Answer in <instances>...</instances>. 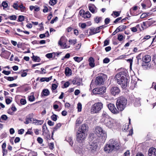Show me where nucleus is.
<instances>
[{
  "label": "nucleus",
  "mask_w": 156,
  "mask_h": 156,
  "mask_svg": "<svg viewBox=\"0 0 156 156\" xmlns=\"http://www.w3.org/2000/svg\"><path fill=\"white\" fill-rule=\"evenodd\" d=\"M120 71L115 76V79L118 84L121 85L123 88H125L127 85L128 75L127 70L124 68H121Z\"/></svg>",
  "instance_id": "f257e3e1"
},
{
  "label": "nucleus",
  "mask_w": 156,
  "mask_h": 156,
  "mask_svg": "<svg viewBox=\"0 0 156 156\" xmlns=\"http://www.w3.org/2000/svg\"><path fill=\"white\" fill-rule=\"evenodd\" d=\"M127 101L125 98L123 96L118 99L116 101V105L119 111H122L124 109L126 105Z\"/></svg>",
  "instance_id": "f03ea898"
},
{
  "label": "nucleus",
  "mask_w": 156,
  "mask_h": 156,
  "mask_svg": "<svg viewBox=\"0 0 156 156\" xmlns=\"http://www.w3.org/2000/svg\"><path fill=\"white\" fill-rule=\"evenodd\" d=\"M103 107V104L101 102L95 103L91 106V112L92 114L98 113Z\"/></svg>",
  "instance_id": "7ed1b4c3"
},
{
  "label": "nucleus",
  "mask_w": 156,
  "mask_h": 156,
  "mask_svg": "<svg viewBox=\"0 0 156 156\" xmlns=\"http://www.w3.org/2000/svg\"><path fill=\"white\" fill-rule=\"evenodd\" d=\"M151 64L152 65H156V59H142V66L144 69H147L151 66Z\"/></svg>",
  "instance_id": "20e7f679"
},
{
  "label": "nucleus",
  "mask_w": 156,
  "mask_h": 156,
  "mask_svg": "<svg viewBox=\"0 0 156 156\" xmlns=\"http://www.w3.org/2000/svg\"><path fill=\"white\" fill-rule=\"evenodd\" d=\"M94 133L98 137L103 139H105L107 137V133L105 131L99 126H97L96 127Z\"/></svg>",
  "instance_id": "39448f33"
},
{
  "label": "nucleus",
  "mask_w": 156,
  "mask_h": 156,
  "mask_svg": "<svg viewBox=\"0 0 156 156\" xmlns=\"http://www.w3.org/2000/svg\"><path fill=\"white\" fill-rule=\"evenodd\" d=\"M102 123H104L106 127L111 129L113 128L116 125L115 121L111 118L107 119V120Z\"/></svg>",
  "instance_id": "423d86ee"
},
{
  "label": "nucleus",
  "mask_w": 156,
  "mask_h": 156,
  "mask_svg": "<svg viewBox=\"0 0 156 156\" xmlns=\"http://www.w3.org/2000/svg\"><path fill=\"white\" fill-rule=\"evenodd\" d=\"M105 77L106 76L104 74L97 76L95 81L96 84L98 85L103 84L105 80Z\"/></svg>",
  "instance_id": "0eeeda50"
},
{
  "label": "nucleus",
  "mask_w": 156,
  "mask_h": 156,
  "mask_svg": "<svg viewBox=\"0 0 156 156\" xmlns=\"http://www.w3.org/2000/svg\"><path fill=\"white\" fill-rule=\"evenodd\" d=\"M108 142L114 151L118 150L119 149L120 144L116 140L111 139Z\"/></svg>",
  "instance_id": "6e6552de"
},
{
  "label": "nucleus",
  "mask_w": 156,
  "mask_h": 156,
  "mask_svg": "<svg viewBox=\"0 0 156 156\" xmlns=\"http://www.w3.org/2000/svg\"><path fill=\"white\" fill-rule=\"evenodd\" d=\"M98 147V144L95 142H90L87 145V148L89 151L92 153H94L96 151Z\"/></svg>",
  "instance_id": "1a4fd4ad"
},
{
  "label": "nucleus",
  "mask_w": 156,
  "mask_h": 156,
  "mask_svg": "<svg viewBox=\"0 0 156 156\" xmlns=\"http://www.w3.org/2000/svg\"><path fill=\"white\" fill-rule=\"evenodd\" d=\"M67 40L65 37L62 36L61 37L60 40L58 41V44L63 48H67L69 47V46H67L66 44V42Z\"/></svg>",
  "instance_id": "9d476101"
},
{
  "label": "nucleus",
  "mask_w": 156,
  "mask_h": 156,
  "mask_svg": "<svg viewBox=\"0 0 156 156\" xmlns=\"http://www.w3.org/2000/svg\"><path fill=\"white\" fill-rule=\"evenodd\" d=\"M105 87H102L100 88H96L93 90V92L94 94H102L106 91Z\"/></svg>",
  "instance_id": "9b49d317"
},
{
  "label": "nucleus",
  "mask_w": 156,
  "mask_h": 156,
  "mask_svg": "<svg viewBox=\"0 0 156 156\" xmlns=\"http://www.w3.org/2000/svg\"><path fill=\"white\" fill-rule=\"evenodd\" d=\"M86 137V134L78 132L76 135L77 140L79 143H81Z\"/></svg>",
  "instance_id": "f8f14e48"
},
{
  "label": "nucleus",
  "mask_w": 156,
  "mask_h": 156,
  "mask_svg": "<svg viewBox=\"0 0 156 156\" xmlns=\"http://www.w3.org/2000/svg\"><path fill=\"white\" fill-rule=\"evenodd\" d=\"M108 108L112 113L114 114H117L119 112V111L115 107L113 104L110 103L108 105Z\"/></svg>",
  "instance_id": "ddd939ff"
},
{
  "label": "nucleus",
  "mask_w": 156,
  "mask_h": 156,
  "mask_svg": "<svg viewBox=\"0 0 156 156\" xmlns=\"http://www.w3.org/2000/svg\"><path fill=\"white\" fill-rule=\"evenodd\" d=\"M111 117L108 115L107 113L105 111H103L102 115L101 116V119H100V122L101 123L104 122L105 121L107 120L109 118Z\"/></svg>",
  "instance_id": "4468645a"
},
{
  "label": "nucleus",
  "mask_w": 156,
  "mask_h": 156,
  "mask_svg": "<svg viewBox=\"0 0 156 156\" xmlns=\"http://www.w3.org/2000/svg\"><path fill=\"white\" fill-rule=\"evenodd\" d=\"M104 151L106 153H109L114 150L108 142L105 145L104 147Z\"/></svg>",
  "instance_id": "2eb2a0df"
},
{
  "label": "nucleus",
  "mask_w": 156,
  "mask_h": 156,
  "mask_svg": "<svg viewBox=\"0 0 156 156\" xmlns=\"http://www.w3.org/2000/svg\"><path fill=\"white\" fill-rule=\"evenodd\" d=\"M119 88L117 87H112L110 90V92L114 96L118 95L120 92Z\"/></svg>",
  "instance_id": "dca6fc26"
},
{
  "label": "nucleus",
  "mask_w": 156,
  "mask_h": 156,
  "mask_svg": "<svg viewBox=\"0 0 156 156\" xmlns=\"http://www.w3.org/2000/svg\"><path fill=\"white\" fill-rule=\"evenodd\" d=\"M34 116V114L31 113L28 115L26 119V121L24 122L26 124H28L31 122H33V118Z\"/></svg>",
  "instance_id": "f3484780"
},
{
  "label": "nucleus",
  "mask_w": 156,
  "mask_h": 156,
  "mask_svg": "<svg viewBox=\"0 0 156 156\" xmlns=\"http://www.w3.org/2000/svg\"><path fill=\"white\" fill-rule=\"evenodd\" d=\"M88 126L87 124H84L82 125L79 128L78 132H81L86 134L87 129Z\"/></svg>",
  "instance_id": "a211bd4d"
},
{
  "label": "nucleus",
  "mask_w": 156,
  "mask_h": 156,
  "mask_svg": "<svg viewBox=\"0 0 156 156\" xmlns=\"http://www.w3.org/2000/svg\"><path fill=\"white\" fill-rule=\"evenodd\" d=\"M61 53V52H60L59 53L53 52L52 53H48L46 55V56L48 58H54L56 56L58 57V56Z\"/></svg>",
  "instance_id": "6ab92c4d"
},
{
  "label": "nucleus",
  "mask_w": 156,
  "mask_h": 156,
  "mask_svg": "<svg viewBox=\"0 0 156 156\" xmlns=\"http://www.w3.org/2000/svg\"><path fill=\"white\" fill-rule=\"evenodd\" d=\"M149 156H156V149L154 147L150 148L148 151Z\"/></svg>",
  "instance_id": "aec40b11"
},
{
  "label": "nucleus",
  "mask_w": 156,
  "mask_h": 156,
  "mask_svg": "<svg viewBox=\"0 0 156 156\" xmlns=\"http://www.w3.org/2000/svg\"><path fill=\"white\" fill-rule=\"evenodd\" d=\"M33 122L32 123L35 124L36 125H41L43 124L44 121L42 120H38L36 119H33Z\"/></svg>",
  "instance_id": "412c9836"
},
{
  "label": "nucleus",
  "mask_w": 156,
  "mask_h": 156,
  "mask_svg": "<svg viewBox=\"0 0 156 156\" xmlns=\"http://www.w3.org/2000/svg\"><path fill=\"white\" fill-rule=\"evenodd\" d=\"M81 80L79 78H75L72 81V83L74 85H80Z\"/></svg>",
  "instance_id": "4be33fe9"
},
{
  "label": "nucleus",
  "mask_w": 156,
  "mask_h": 156,
  "mask_svg": "<svg viewBox=\"0 0 156 156\" xmlns=\"http://www.w3.org/2000/svg\"><path fill=\"white\" fill-rule=\"evenodd\" d=\"M50 94V92L48 89H44L43 90L41 94L42 96H48Z\"/></svg>",
  "instance_id": "5701e85b"
},
{
  "label": "nucleus",
  "mask_w": 156,
  "mask_h": 156,
  "mask_svg": "<svg viewBox=\"0 0 156 156\" xmlns=\"http://www.w3.org/2000/svg\"><path fill=\"white\" fill-rule=\"evenodd\" d=\"M65 74L67 76H69L71 75V70L68 67H66L65 70Z\"/></svg>",
  "instance_id": "b1692460"
},
{
  "label": "nucleus",
  "mask_w": 156,
  "mask_h": 156,
  "mask_svg": "<svg viewBox=\"0 0 156 156\" xmlns=\"http://www.w3.org/2000/svg\"><path fill=\"white\" fill-rule=\"evenodd\" d=\"M126 26L124 25H121L117 28L119 32L122 31L126 29Z\"/></svg>",
  "instance_id": "393cba45"
},
{
  "label": "nucleus",
  "mask_w": 156,
  "mask_h": 156,
  "mask_svg": "<svg viewBox=\"0 0 156 156\" xmlns=\"http://www.w3.org/2000/svg\"><path fill=\"white\" fill-rule=\"evenodd\" d=\"M82 16L84 18H89L91 16V15L90 12L87 11L86 13L83 14Z\"/></svg>",
  "instance_id": "a878e982"
},
{
  "label": "nucleus",
  "mask_w": 156,
  "mask_h": 156,
  "mask_svg": "<svg viewBox=\"0 0 156 156\" xmlns=\"http://www.w3.org/2000/svg\"><path fill=\"white\" fill-rule=\"evenodd\" d=\"M89 65L92 67H94L95 66L94 59H89Z\"/></svg>",
  "instance_id": "bb28decb"
},
{
  "label": "nucleus",
  "mask_w": 156,
  "mask_h": 156,
  "mask_svg": "<svg viewBox=\"0 0 156 156\" xmlns=\"http://www.w3.org/2000/svg\"><path fill=\"white\" fill-rule=\"evenodd\" d=\"M61 124L60 123H58L57 124L54 128L53 131L52 133V134H53L54 132L56 131L61 126Z\"/></svg>",
  "instance_id": "cd10ccee"
},
{
  "label": "nucleus",
  "mask_w": 156,
  "mask_h": 156,
  "mask_svg": "<svg viewBox=\"0 0 156 156\" xmlns=\"http://www.w3.org/2000/svg\"><path fill=\"white\" fill-rule=\"evenodd\" d=\"M66 139L69 143V144L71 146H72L73 144V141L72 138L70 137H68L66 138Z\"/></svg>",
  "instance_id": "c85d7f7f"
},
{
  "label": "nucleus",
  "mask_w": 156,
  "mask_h": 156,
  "mask_svg": "<svg viewBox=\"0 0 156 156\" xmlns=\"http://www.w3.org/2000/svg\"><path fill=\"white\" fill-rule=\"evenodd\" d=\"M17 17L15 15H12V16H8L7 18H6L5 19H9L10 20H16V19Z\"/></svg>",
  "instance_id": "c756f323"
},
{
  "label": "nucleus",
  "mask_w": 156,
  "mask_h": 156,
  "mask_svg": "<svg viewBox=\"0 0 156 156\" xmlns=\"http://www.w3.org/2000/svg\"><path fill=\"white\" fill-rule=\"evenodd\" d=\"M8 119V117L6 115H3L1 117L0 119V122H2V121H1V120L2 119L3 121H6Z\"/></svg>",
  "instance_id": "7c9ffc66"
},
{
  "label": "nucleus",
  "mask_w": 156,
  "mask_h": 156,
  "mask_svg": "<svg viewBox=\"0 0 156 156\" xmlns=\"http://www.w3.org/2000/svg\"><path fill=\"white\" fill-rule=\"evenodd\" d=\"M83 121V118L81 117H80L78 118L76 121V125L77 124L79 125L81 124Z\"/></svg>",
  "instance_id": "2f4dec72"
},
{
  "label": "nucleus",
  "mask_w": 156,
  "mask_h": 156,
  "mask_svg": "<svg viewBox=\"0 0 156 156\" xmlns=\"http://www.w3.org/2000/svg\"><path fill=\"white\" fill-rule=\"evenodd\" d=\"M97 30L95 29H91L89 32L90 35H93L98 33V32L97 31Z\"/></svg>",
  "instance_id": "473e14b6"
},
{
  "label": "nucleus",
  "mask_w": 156,
  "mask_h": 156,
  "mask_svg": "<svg viewBox=\"0 0 156 156\" xmlns=\"http://www.w3.org/2000/svg\"><path fill=\"white\" fill-rule=\"evenodd\" d=\"M43 134L45 138H46L47 140L50 139V135L49 133H47L46 132H45L43 133Z\"/></svg>",
  "instance_id": "72a5a7b5"
},
{
  "label": "nucleus",
  "mask_w": 156,
  "mask_h": 156,
  "mask_svg": "<svg viewBox=\"0 0 156 156\" xmlns=\"http://www.w3.org/2000/svg\"><path fill=\"white\" fill-rule=\"evenodd\" d=\"M89 9L92 13H94L97 12V11L95 10L94 7L92 6H89Z\"/></svg>",
  "instance_id": "f704fd0d"
},
{
  "label": "nucleus",
  "mask_w": 156,
  "mask_h": 156,
  "mask_svg": "<svg viewBox=\"0 0 156 156\" xmlns=\"http://www.w3.org/2000/svg\"><path fill=\"white\" fill-rule=\"evenodd\" d=\"M57 2V0H50L49 4L51 5H55Z\"/></svg>",
  "instance_id": "c9c22d12"
},
{
  "label": "nucleus",
  "mask_w": 156,
  "mask_h": 156,
  "mask_svg": "<svg viewBox=\"0 0 156 156\" xmlns=\"http://www.w3.org/2000/svg\"><path fill=\"white\" fill-rule=\"evenodd\" d=\"M4 78L10 81H12L15 80L14 78L13 77H7L5 76L4 77Z\"/></svg>",
  "instance_id": "e433bc0d"
},
{
  "label": "nucleus",
  "mask_w": 156,
  "mask_h": 156,
  "mask_svg": "<svg viewBox=\"0 0 156 156\" xmlns=\"http://www.w3.org/2000/svg\"><path fill=\"white\" fill-rule=\"evenodd\" d=\"M102 20L101 17H97L94 19L95 22L97 23H99Z\"/></svg>",
  "instance_id": "4c0bfd02"
},
{
  "label": "nucleus",
  "mask_w": 156,
  "mask_h": 156,
  "mask_svg": "<svg viewBox=\"0 0 156 156\" xmlns=\"http://www.w3.org/2000/svg\"><path fill=\"white\" fill-rule=\"evenodd\" d=\"M24 16L22 15L19 16L17 21L18 22H22L24 20Z\"/></svg>",
  "instance_id": "58836bf2"
},
{
  "label": "nucleus",
  "mask_w": 156,
  "mask_h": 156,
  "mask_svg": "<svg viewBox=\"0 0 156 156\" xmlns=\"http://www.w3.org/2000/svg\"><path fill=\"white\" fill-rule=\"evenodd\" d=\"M79 25L82 28H85L87 26V25L85 23H80Z\"/></svg>",
  "instance_id": "ea45409f"
},
{
  "label": "nucleus",
  "mask_w": 156,
  "mask_h": 156,
  "mask_svg": "<svg viewBox=\"0 0 156 156\" xmlns=\"http://www.w3.org/2000/svg\"><path fill=\"white\" fill-rule=\"evenodd\" d=\"M28 99L30 101H33L35 100V97L34 95H30L29 96Z\"/></svg>",
  "instance_id": "a19ab883"
},
{
  "label": "nucleus",
  "mask_w": 156,
  "mask_h": 156,
  "mask_svg": "<svg viewBox=\"0 0 156 156\" xmlns=\"http://www.w3.org/2000/svg\"><path fill=\"white\" fill-rule=\"evenodd\" d=\"M51 118L53 121H55L57 120V115L55 114H53V115L51 116Z\"/></svg>",
  "instance_id": "79ce46f5"
},
{
  "label": "nucleus",
  "mask_w": 156,
  "mask_h": 156,
  "mask_svg": "<svg viewBox=\"0 0 156 156\" xmlns=\"http://www.w3.org/2000/svg\"><path fill=\"white\" fill-rule=\"evenodd\" d=\"M77 108L78 112H81L82 109V105L80 103H79L77 104Z\"/></svg>",
  "instance_id": "37998d69"
},
{
  "label": "nucleus",
  "mask_w": 156,
  "mask_h": 156,
  "mask_svg": "<svg viewBox=\"0 0 156 156\" xmlns=\"http://www.w3.org/2000/svg\"><path fill=\"white\" fill-rule=\"evenodd\" d=\"M13 7L16 10H18L19 6L17 2L14 3L12 5Z\"/></svg>",
  "instance_id": "c03bdc74"
},
{
  "label": "nucleus",
  "mask_w": 156,
  "mask_h": 156,
  "mask_svg": "<svg viewBox=\"0 0 156 156\" xmlns=\"http://www.w3.org/2000/svg\"><path fill=\"white\" fill-rule=\"evenodd\" d=\"M48 146L49 147V148L51 150H52L54 148V144L53 143H50L49 144Z\"/></svg>",
  "instance_id": "a18cd8bd"
},
{
  "label": "nucleus",
  "mask_w": 156,
  "mask_h": 156,
  "mask_svg": "<svg viewBox=\"0 0 156 156\" xmlns=\"http://www.w3.org/2000/svg\"><path fill=\"white\" fill-rule=\"evenodd\" d=\"M123 36L121 34H119L117 39L120 41H122L123 39Z\"/></svg>",
  "instance_id": "49530a36"
},
{
  "label": "nucleus",
  "mask_w": 156,
  "mask_h": 156,
  "mask_svg": "<svg viewBox=\"0 0 156 156\" xmlns=\"http://www.w3.org/2000/svg\"><path fill=\"white\" fill-rule=\"evenodd\" d=\"M28 71V70H24L23 71V72L22 73H21V76L22 77H25L27 75V73L26 72H25V71Z\"/></svg>",
  "instance_id": "de8ad7c7"
},
{
  "label": "nucleus",
  "mask_w": 156,
  "mask_h": 156,
  "mask_svg": "<svg viewBox=\"0 0 156 156\" xmlns=\"http://www.w3.org/2000/svg\"><path fill=\"white\" fill-rule=\"evenodd\" d=\"M133 59H127V62L129 63L130 64V67L131 69L132 67V62H133Z\"/></svg>",
  "instance_id": "09e8293b"
},
{
  "label": "nucleus",
  "mask_w": 156,
  "mask_h": 156,
  "mask_svg": "<svg viewBox=\"0 0 156 156\" xmlns=\"http://www.w3.org/2000/svg\"><path fill=\"white\" fill-rule=\"evenodd\" d=\"M57 87H58V86L56 84H52V86H51L52 90H55L57 88Z\"/></svg>",
  "instance_id": "8fccbe9b"
},
{
  "label": "nucleus",
  "mask_w": 156,
  "mask_h": 156,
  "mask_svg": "<svg viewBox=\"0 0 156 156\" xmlns=\"http://www.w3.org/2000/svg\"><path fill=\"white\" fill-rule=\"evenodd\" d=\"M2 5L4 8H6L8 6V3L5 2H3L2 3Z\"/></svg>",
  "instance_id": "3c124183"
},
{
  "label": "nucleus",
  "mask_w": 156,
  "mask_h": 156,
  "mask_svg": "<svg viewBox=\"0 0 156 156\" xmlns=\"http://www.w3.org/2000/svg\"><path fill=\"white\" fill-rule=\"evenodd\" d=\"M21 104L24 105L26 103V101L25 99H21L20 101Z\"/></svg>",
  "instance_id": "603ef678"
},
{
  "label": "nucleus",
  "mask_w": 156,
  "mask_h": 156,
  "mask_svg": "<svg viewBox=\"0 0 156 156\" xmlns=\"http://www.w3.org/2000/svg\"><path fill=\"white\" fill-rule=\"evenodd\" d=\"M2 73L6 75H8L11 73V72L10 71H6L4 70L2 71Z\"/></svg>",
  "instance_id": "864d4df0"
},
{
  "label": "nucleus",
  "mask_w": 156,
  "mask_h": 156,
  "mask_svg": "<svg viewBox=\"0 0 156 156\" xmlns=\"http://www.w3.org/2000/svg\"><path fill=\"white\" fill-rule=\"evenodd\" d=\"M37 140L38 142L40 144H42L43 141V139L40 137H38Z\"/></svg>",
  "instance_id": "5fc2aeb1"
},
{
  "label": "nucleus",
  "mask_w": 156,
  "mask_h": 156,
  "mask_svg": "<svg viewBox=\"0 0 156 156\" xmlns=\"http://www.w3.org/2000/svg\"><path fill=\"white\" fill-rule=\"evenodd\" d=\"M113 13L116 16V17L120 15V12H119L113 11Z\"/></svg>",
  "instance_id": "6e6d98bb"
},
{
  "label": "nucleus",
  "mask_w": 156,
  "mask_h": 156,
  "mask_svg": "<svg viewBox=\"0 0 156 156\" xmlns=\"http://www.w3.org/2000/svg\"><path fill=\"white\" fill-rule=\"evenodd\" d=\"M148 16V14L146 13H143L140 16V18L141 19L144 18Z\"/></svg>",
  "instance_id": "4d7b16f0"
},
{
  "label": "nucleus",
  "mask_w": 156,
  "mask_h": 156,
  "mask_svg": "<svg viewBox=\"0 0 156 156\" xmlns=\"http://www.w3.org/2000/svg\"><path fill=\"white\" fill-rule=\"evenodd\" d=\"M24 129H22L18 131V133L19 134H22L24 133Z\"/></svg>",
  "instance_id": "13d9d810"
},
{
  "label": "nucleus",
  "mask_w": 156,
  "mask_h": 156,
  "mask_svg": "<svg viewBox=\"0 0 156 156\" xmlns=\"http://www.w3.org/2000/svg\"><path fill=\"white\" fill-rule=\"evenodd\" d=\"M2 153H3V156H4L5 155H6L7 153V150L5 149H2Z\"/></svg>",
  "instance_id": "bf43d9fd"
},
{
  "label": "nucleus",
  "mask_w": 156,
  "mask_h": 156,
  "mask_svg": "<svg viewBox=\"0 0 156 156\" xmlns=\"http://www.w3.org/2000/svg\"><path fill=\"white\" fill-rule=\"evenodd\" d=\"M47 127L46 125L44 124L42 127V130L43 133L45 132V130L47 129Z\"/></svg>",
  "instance_id": "052dcab7"
},
{
  "label": "nucleus",
  "mask_w": 156,
  "mask_h": 156,
  "mask_svg": "<svg viewBox=\"0 0 156 156\" xmlns=\"http://www.w3.org/2000/svg\"><path fill=\"white\" fill-rule=\"evenodd\" d=\"M155 23V21H148L146 23L149 26H150V25H151L152 24L154 23Z\"/></svg>",
  "instance_id": "680f3d73"
},
{
  "label": "nucleus",
  "mask_w": 156,
  "mask_h": 156,
  "mask_svg": "<svg viewBox=\"0 0 156 156\" xmlns=\"http://www.w3.org/2000/svg\"><path fill=\"white\" fill-rule=\"evenodd\" d=\"M69 82L67 81L64 84V86L65 88H66L69 87Z\"/></svg>",
  "instance_id": "e2e57ef3"
},
{
  "label": "nucleus",
  "mask_w": 156,
  "mask_h": 156,
  "mask_svg": "<svg viewBox=\"0 0 156 156\" xmlns=\"http://www.w3.org/2000/svg\"><path fill=\"white\" fill-rule=\"evenodd\" d=\"M48 124L50 126H52L54 125V122L51 120H49L48 122Z\"/></svg>",
  "instance_id": "0e129e2a"
},
{
  "label": "nucleus",
  "mask_w": 156,
  "mask_h": 156,
  "mask_svg": "<svg viewBox=\"0 0 156 156\" xmlns=\"http://www.w3.org/2000/svg\"><path fill=\"white\" fill-rule=\"evenodd\" d=\"M110 21V20L109 18H107L105 19V22L106 24H108Z\"/></svg>",
  "instance_id": "69168bd1"
},
{
  "label": "nucleus",
  "mask_w": 156,
  "mask_h": 156,
  "mask_svg": "<svg viewBox=\"0 0 156 156\" xmlns=\"http://www.w3.org/2000/svg\"><path fill=\"white\" fill-rule=\"evenodd\" d=\"M52 76H50V77L48 78L45 77L44 78L45 80V81L46 82H48L52 79Z\"/></svg>",
  "instance_id": "338daca9"
},
{
  "label": "nucleus",
  "mask_w": 156,
  "mask_h": 156,
  "mask_svg": "<svg viewBox=\"0 0 156 156\" xmlns=\"http://www.w3.org/2000/svg\"><path fill=\"white\" fill-rule=\"evenodd\" d=\"M123 156H129V151H128L126 152L124 154Z\"/></svg>",
  "instance_id": "774afa93"
}]
</instances>
